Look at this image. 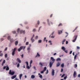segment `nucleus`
<instances>
[{
	"label": "nucleus",
	"instance_id": "1",
	"mask_svg": "<svg viewBox=\"0 0 80 80\" xmlns=\"http://www.w3.org/2000/svg\"><path fill=\"white\" fill-rule=\"evenodd\" d=\"M55 59L52 57H51V62H50V68L52 67V66L53 65L54 62H55Z\"/></svg>",
	"mask_w": 80,
	"mask_h": 80
},
{
	"label": "nucleus",
	"instance_id": "2",
	"mask_svg": "<svg viewBox=\"0 0 80 80\" xmlns=\"http://www.w3.org/2000/svg\"><path fill=\"white\" fill-rule=\"evenodd\" d=\"M20 29L19 28L17 30V31L18 33H19V32H20V33H22V32H23V34H25V30H24L23 31V30H20Z\"/></svg>",
	"mask_w": 80,
	"mask_h": 80
},
{
	"label": "nucleus",
	"instance_id": "3",
	"mask_svg": "<svg viewBox=\"0 0 80 80\" xmlns=\"http://www.w3.org/2000/svg\"><path fill=\"white\" fill-rule=\"evenodd\" d=\"M17 50V48H15L12 50V56H14L15 55V51H16Z\"/></svg>",
	"mask_w": 80,
	"mask_h": 80
},
{
	"label": "nucleus",
	"instance_id": "4",
	"mask_svg": "<svg viewBox=\"0 0 80 80\" xmlns=\"http://www.w3.org/2000/svg\"><path fill=\"white\" fill-rule=\"evenodd\" d=\"M9 75H13L15 74V72L14 71H12V70H9Z\"/></svg>",
	"mask_w": 80,
	"mask_h": 80
},
{
	"label": "nucleus",
	"instance_id": "5",
	"mask_svg": "<svg viewBox=\"0 0 80 80\" xmlns=\"http://www.w3.org/2000/svg\"><path fill=\"white\" fill-rule=\"evenodd\" d=\"M77 37H78V36L76 35L74 36V37H73V38H74V40H72V42H75L77 40Z\"/></svg>",
	"mask_w": 80,
	"mask_h": 80
},
{
	"label": "nucleus",
	"instance_id": "6",
	"mask_svg": "<svg viewBox=\"0 0 80 80\" xmlns=\"http://www.w3.org/2000/svg\"><path fill=\"white\" fill-rule=\"evenodd\" d=\"M51 75L52 76H54L55 75V70L54 69H52L51 72Z\"/></svg>",
	"mask_w": 80,
	"mask_h": 80
},
{
	"label": "nucleus",
	"instance_id": "7",
	"mask_svg": "<svg viewBox=\"0 0 80 80\" xmlns=\"http://www.w3.org/2000/svg\"><path fill=\"white\" fill-rule=\"evenodd\" d=\"M73 77L74 78H76L77 77V73L76 71H74L73 74Z\"/></svg>",
	"mask_w": 80,
	"mask_h": 80
},
{
	"label": "nucleus",
	"instance_id": "8",
	"mask_svg": "<svg viewBox=\"0 0 80 80\" xmlns=\"http://www.w3.org/2000/svg\"><path fill=\"white\" fill-rule=\"evenodd\" d=\"M23 46H21L18 49V52H20V51H21V50H22V49H23Z\"/></svg>",
	"mask_w": 80,
	"mask_h": 80
},
{
	"label": "nucleus",
	"instance_id": "9",
	"mask_svg": "<svg viewBox=\"0 0 80 80\" xmlns=\"http://www.w3.org/2000/svg\"><path fill=\"white\" fill-rule=\"evenodd\" d=\"M26 63L27 64V68L28 69H29L30 68V66H28V62H26Z\"/></svg>",
	"mask_w": 80,
	"mask_h": 80
},
{
	"label": "nucleus",
	"instance_id": "10",
	"mask_svg": "<svg viewBox=\"0 0 80 80\" xmlns=\"http://www.w3.org/2000/svg\"><path fill=\"white\" fill-rule=\"evenodd\" d=\"M17 60L19 63H21L22 61H21V60L19 58H17Z\"/></svg>",
	"mask_w": 80,
	"mask_h": 80
},
{
	"label": "nucleus",
	"instance_id": "11",
	"mask_svg": "<svg viewBox=\"0 0 80 80\" xmlns=\"http://www.w3.org/2000/svg\"><path fill=\"white\" fill-rule=\"evenodd\" d=\"M40 55L38 54V52L37 53V55L35 56V58H37V57H39Z\"/></svg>",
	"mask_w": 80,
	"mask_h": 80
},
{
	"label": "nucleus",
	"instance_id": "12",
	"mask_svg": "<svg viewBox=\"0 0 80 80\" xmlns=\"http://www.w3.org/2000/svg\"><path fill=\"white\" fill-rule=\"evenodd\" d=\"M61 49L63 51H65V50H66V49L65 48V47H64V46L62 47L61 48Z\"/></svg>",
	"mask_w": 80,
	"mask_h": 80
},
{
	"label": "nucleus",
	"instance_id": "13",
	"mask_svg": "<svg viewBox=\"0 0 80 80\" xmlns=\"http://www.w3.org/2000/svg\"><path fill=\"white\" fill-rule=\"evenodd\" d=\"M16 77H17V75H15L14 76H12V77L11 78H12V79H14V78H16Z\"/></svg>",
	"mask_w": 80,
	"mask_h": 80
},
{
	"label": "nucleus",
	"instance_id": "14",
	"mask_svg": "<svg viewBox=\"0 0 80 80\" xmlns=\"http://www.w3.org/2000/svg\"><path fill=\"white\" fill-rule=\"evenodd\" d=\"M61 33H62V31L58 30V34L60 35V34H61Z\"/></svg>",
	"mask_w": 80,
	"mask_h": 80
},
{
	"label": "nucleus",
	"instance_id": "15",
	"mask_svg": "<svg viewBox=\"0 0 80 80\" xmlns=\"http://www.w3.org/2000/svg\"><path fill=\"white\" fill-rule=\"evenodd\" d=\"M22 76H23V74H21L19 75V78H20V79L21 80L22 79L21 78Z\"/></svg>",
	"mask_w": 80,
	"mask_h": 80
},
{
	"label": "nucleus",
	"instance_id": "16",
	"mask_svg": "<svg viewBox=\"0 0 80 80\" xmlns=\"http://www.w3.org/2000/svg\"><path fill=\"white\" fill-rule=\"evenodd\" d=\"M18 41H15V44L16 46L17 45H18Z\"/></svg>",
	"mask_w": 80,
	"mask_h": 80
},
{
	"label": "nucleus",
	"instance_id": "17",
	"mask_svg": "<svg viewBox=\"0 0 80 80\" xmlns=\"http://www.w3.org/2000/svg\"><path fill=\"white\" fill-rule=\"evenodd\" d=\"M42 41L41 40H40L38 41V43H42Z\"/></svg>",
	"mask_w": 80,
	"mask_h": 80
},
{
	"label": "nucleus",
	"instance_id": "18",
	"mask_svg": "<svg viewBox=\"0 0 80 80\" xmlns=\"http://www.w3.org/2000/svg\"><path fill=\"white\" fill-rule=\"evenodd\" d=\"M60 63L59 62H58L57 64V67H59L60 66Z\"/></svg>",
	"mask_w": 80,
	"mask_h": 80
},
{
	"label": "nucleus",
	"instance_id": "19",
	"mask_svg": "<svg viewBox=\"0 0 80 80\" xmlns=\"http://www.w3.org/2000/svg\"><path fill=\"white\" fill-rule=\"evenodd\" d=\"M61 67H62V68H63V67H64V63H62V64H61Z\"/></svg>",
	"mask_w": 80,
	"mask_h": 80
},
{
	"label": "nucleus",
	"instance_id": "20",
	"mask_svg": "<svg viewBox=\"0 0 80 80\" xmlns=\"http://www.w3.org/2000/svg\"><path fill=\"white\" fill-rule=\"evenodd\" d=\"M35 76L33 75H31V78H35Z\"/></svg>",
	"mask_w": 80,
	"mask_h": 80
},
{
	"label": "nucleus",
	"instance_id": "21",
	"mask_svg": "<svg viewBox=\"0 0 80 80\" xmlns=\"http://www.w3.org/2000/svg\"><path fill=\"white\" fill-rule=\"evenodd\" d=\"M61 59L60 58H58L57 59V61H61Z\"/></svg>",
	"mask_w": 80,
	"mask_h": 80
},
{
	"label": "nucleus",
	"instance_id": "22",
	"mask_svg": "<svg viewBox=\"0 0 80 80\" xmlns=\"http://www.w3.org/2000/svg\"><path fill=\"white\" fill-rule=\"evenodd\" d=\"M44 70H43V71H44V72H45V71H46V70H47V67H45L44 68Z\"/></svg>",
	"mask_w": 80,
	"mask_h": 80
},
{
	"label": "nucleus",
	"instance_id": "23",
	"mask_svg": "<svg viewBox=\"0 0 80 80\" xmlns=\"http://www.w3.org/2000/svg\"><path fill=\"white\" fill-rule=\"evenodd\" d=\"M6 70L7 71L9 70V68L8 67V66L6 68Z\"/></svg>",
	"mask_w": 80,
	"mask_h": 80
},
{
	"label": "nucleus",
	"instance_id": "24",
	"mask_svg": "<svg viewBox=\"0 0 80 80\" xmlns=\"http://www.w3.org/2000/svg\"><path fill=\"white\" fill-rule=\"evenodd\" d=\"M11 38L10 37V36H9L8 37V40H10Z\"/></svg>",
	"mask_w": 80,
	"mask_h": 80
},
{
	"label": "nucleus",
	"instance_id": "25",
	"mask_svg": "<svg viewBox=\"0 0 80 80\" xmlns=\"http://www.w3.org/2000/svg\"><path fill=\"white\" fill-rule=\"evenodd\" d=\"M55 38V35H52V36L51 37V38Z\"/></svg>",
	"mask_w": 80,
	"mask_h": 80
},
{
	"label": "nucleus",
	"instance_id": "26",
	"mask_svg": "<svg viewBox=\"0 0 80 80\" xmlns=\"http://www.w3.org/2000/svg\"><path fill=\"white\" fill-rule=\"evenodd\" d=\"M77 57V54L76 53V55H75L74 56V60H75L76 59V57Z\"/></svg>",
	"mask_w": 80,
	"mask_h": 80
},
{
	"label": "nucleus",
	"instance_id": "27",
	"mask_svg": "<svg viewBox=\"0 0 80 80\" xmlns=\"http://www.w3.org/2000/svg\"><path fill=\"white\" fill-rule=\"evenodd\" d=\"M12 32L13 34H15V33H16V31H12Z\"/></svg>",
	"mask_w": 80,
	"mask_h": 80
},
{
	"label": "nucleus",
	"instance_id": "28",
	"mask_svg": "<svg viewBox=\"0 0 80 80\" xmlns=\"http://www.w3.org/2000/svg\"><path fill=\"white\" fill-rule=\"evenodd\" d=\"M3 53H0V57H3Z\"/></svg>",
	"mask_w": 80,
	"mask_h": 80
},
{
	"label": "nucleus",
	"instance_id": "29",
	"mask_svg": "<svg viewBox=\"0 0 80 80\" xmlns=\"http://www.w3.org/2000/svg\"><path fill=\"white\" fill-rule=\"evenodd\" d=\"M10 42H13V39H12L10 40Z\"/></svg>",
	"mask_w": 80,
	"mask_h": 80
},
{
	"label": "nucleus",
	"instance_id": "30",
	"mask_svg": "<svg viewBox=\"0 0 80 80\" xmlns=\"http://www.w3.org/2000/svg\"><path fill=\"white\" fill-rule=\"evenodd\" d=\"M39 65H41V66L42 67L43 66V65H42V62H40L39 63Z\"/></svg>",
	"mask_w": 80,
	"mask_h": 80
},
{
	"label": "nucleus",
	"instance_id": "31",
	"mask_svg": "<svg viewBox=\"0 0 80 80\" xmlns=\"http://www.w3.org/2000/svg\"><path fill=\"white\" fill-rule=\"evenodd\" d=\"M7 54H6L5 55V58H7Z\"/></svg>",
	"mask_w": 80,
	"mask_h": 80
},
{
	"label": "nucleus",
	"instance_id": "32",
	"mask_svg": "<svg viewBox=\"0 0 80 80\" xmlns=\"http://www.w3.org/2000/svg\"><path fill=\"white\" fill-rule=\"evenodd\" d=\"M27 50H30V47H28V48Z\"/></svg>",
	"mask_w": 80,
	"mask_h": 80
},
{
	"label": "nucleus",
	"instance_id": "33",
	"mask_svg": "<svg viewBox=\"0 0 80 80\" xmlns=\"http://www.w3.org/2000/svg\"><path fill=\"white\" fill-rule=\"evenodd\" d=\"M39 77L40 78H42V75H40L39 76Z\"/></svg>",
	"mask_w": 80,
	"mask_h": 80
},
{
	"label": "nucleus",
	"instance_id": "34",
	"mask_svg": "<svg viewBox=\"0 0 80 80\" xmlns=\"http://www.w3.org/2000/svg\"><path fill=\"white\" fill-rule=\"evenodd\" d=\"M20 67V63H18L17 65V67L18 68V67Z\"/></svg>",
	"mask_w": 80,
	"mask_h": 80
},
{
	"label": "nucleus",
	"instance_id": "35",
	"mask_svg": "<svg viewBox=\"0 0 80 80\" xmlns=\"http://www.w3.org/2000/svg\"><path fill=\"white\" fill-rule=\"evenodd\" d=\"M54 33H55V32H53L51 33V35H53L54 34Z\"/></svg>",
	"mask_w": 80,
	"mask_h": 80
},
{
	"label": "nucleus",
	"instance_id": "36",
	"mask_svg": "<svg viewBox=\"0 0 80 80\" xmlns=\"http://www.w3.org/2000/svg\"><path fill=\"white\" fill-rule=\"evenodd\" d=\"M29 42H26V45H28V44Z\"/></svg>",
	"mask_w": 80,
	"mask_h": 80
},
{
	"label": "nucleus",
	"instance_id": "37",
	"mask_svg": "<svg viewBox=\"0 0 80 80\" xmlns=\"http://www.w3.org/2000/svg\"><path fill=\"white\" fill-rule=\"evenodd\" d=\"M44 72V71L43 70V71H41L40 72L41 73H43Z\"/></svg>",
	"mask_w": 80,
	"mask_h": 80
},
{
	"label": "nucleus",
	"instance_id": "38",
	"mask_svg": "<svg viewBox=\"0 0 80 80\" xmlns=\"http://www.w3.org/2000/svg\"><path fill=\"white\" fill-rule=\"evenodd\" d=\"M47 22H48V24L49 25H50V23H49V22H49V19L47 20Z\"/></svg>",
	"mask_w": 80,
	"mask_h": 80
},
{
	"label": "nucleus",
	"instance_id": "39",
	"mask_svg": "<svg viewBox=\"0 0 80 80\" xmlns=\"http://www.w3.org/2000/svg\"><path fill=\"white\" fill-rule=\"evenodd\" d=\"M65 74H64L63 75H62L61 76L62 78H63V77L65 76Z\"/></svg>",
	"mask_w": 80,
	"mask_h": 80
},
{
	"label": "nucleus",
	"instance_id": "40",
	"mask_svg": "<svg viewBox=\"0 0 80 80\" xmlns=\"http://www.w3.org/2000/svg\"><path fill=\"white\" fill-rule=\"evenodd\" d=\"M27 40V38L25 37V41H24V42H25V41Z\"/></svg>",
	"mask_w": 80,
	"mask_h": 80
},
{
	"label": "nucleus",
	"instance_id": "41",
	"mask_svg": "<svg viewBox=\"0 0 80 80\" xmlns=\"http://www.w3.org/2000/svg\"><path fill=\"white\" fill-rule=\"evenodd\" d=\"M65 52V53H68V51L67 50H65V51H64Z\"/></svg>",
	"mask_w": 80,
	"mask_h": 80
},
{
	"label": "nucleus",
	"instance_id": "42",
	"mask_svg": "<svg viewBox=\"0 0 80 80\" xmlns=\"http://www.w3.org/2000/svg\"><path fill=\"white\" fill-rule=\"evenodd\" d=\"M33 32H35L36 29H33L32 30Z\"/></svg>",
	"mask_w": 80,
	"mask_h": 80
},
{
	"label": "nucleus",
	"instance_id": "43",
	"mask_svg": "<svg viewBox=\"0 0 80 80\" xmlns=\"http://www.w3.org/2000/svg\"><path fill=\"white\" fill-rule=\"evenodd\" d=\"M46 37H45L44 38L43 42H45V40H46Z\"/></svg>",
	"mask_w": 80,
	"mask_h": 80
},
{
	"label": "nucleus",
	"instance_id": "44",
	"mask_svg": "<svg viewBox=\"0 0 80 80\" xmlns=\"http://www.w3.org/2000/svg\"><path fill=\"white\" fill-rule=\"evenodd\" d=\"M66 41V39H64L63 41H62V42H65Z\"/></svg>",
	"mask_w": 80,
	"mask_h": 80
},
{
	"label": "nucleus",
	"instance_id": "45",
	"mask_svg": "<svg viewBox=\"0 0 80 80\" xmlns=\"http://www.w3.org/2000/svg\"><path fill=\"white\" fill-rule=\"evenodd\" d=\"M32 60H31L30 61V65H31V64H32Z\"/></svg>",
	"mask_w": 80,
	"mask_h": 80
},
{
	"label": "nucleus",
	"instance_id": "46",
	"mask_svg": "<svg viewBox=\"0 0 80 80\" xmlns=\"http://www.w3.org/2000/svg\"><path fill=\"white\" fill-rule=\"evenodd\" d=\"M3 38H2L1 39V42H2V41H3Z\"/></svg>",
	"mask_w": 80,
	"mask_h": 80
},
{
	"label": "nucleus",
	"instance_id": "47",
	"mask_svg": "<svg viewBox=\"0 0 80 80\" xmlns=\"http://www.w3.org/2000/svg\"><path fill=\"white\" fill-rule=\"evenodd\" d=\"M40 24V21H38V24L39 25Z\"/></svg>",
	"mask_w": 80,
	"mask_h": 80
},
{
	"label": "nucleus",
	"instance_id": "48",
	"mask_svg": "<svg viewBox=\"0 0 80 80\" xmlns=\"http://www.w3.org/2000/svg\"><path fill=\"white\" fill-rule=\"evenodd\" d=\"M62 23H60L58 26H62Z\"/></svg>",
	"mask_w": 80,
	"mask_h": 80
},
{
	"label": "nucleus",
	"instance_id": "49",
	"mask_svg": "<svg viewBox=\"0 0 80 80\" xmlns=\"http://www.w3.org/2000/svg\"><path fill=\"white\" fill-rule=\"evenodd\" d=\"M3 63H5V60H4L2 62Z\"/></svg>",
	"mask_w": 80,
	"mask_h": 80
},
{
	"label": "nucleus",
	"instance_id": "50",
	"mask_svg": "<svg viewBox=\"0 0 80 80\" xmlns=\"http://www.w3.org/2000/svg\"><path fill=\"white\" fill-rule=\"evenodd\" d=\"M78 78H80V74H78Z\"/></svg>",
	"mask_w": 80,
	"mask_h": 80
},
{
	"label": "nucleus",
	"instance_id": "51",
	"mask_svg": "<svg viewBox=\"0 0 80 80\" xmlns=\"http://www.w3.org/2000/svg\"><path fill=\"white\" fill-rule=\"evenodd\" d=\"M38 36H37L35 38V39H38Z\"/></svg>",
	"mask_w": 80,
	"mask_h": 80
},
{
	"label": "nucleus",
	"instance_id": "52",
	"mask_svg": "<svg viewBox=\"0 0 80 80\" xmlns=\"http://www.w3.org/2000/svg\"><path fill=\"white\" fill-rule=\"evenodd\" d=\"M35 42V40L32 39V43H33V42Z\"/></svg>",
	"mask_w": 80,
	"mask_h": 80
},
{
	"label": "nucleus",
	"instance_id": "53",
	"mask_svg": "<svg viewBox=\"0 0 80 80\" xmlns=\"http://www.w3.org/2000/svg\"><path fill=\"white\" fill-rule=\"evenodd\" d=\"M7 48H8L7 47L4 50L5 51H6V50H7Z\"/></svg>",
	"mask_w": 80,
	"mask_h": 80
},
{
	"label": "nucleus",
	"instance_id": "54",
	"mask_svg": "<svg viewBox=\"0 0 80 80\" xmlns=\"http://www.w3.org/2000/svg\"><path fill=\"white\" fill-rule=\"evenodd\" d=\"M77 48L78 49H80V47H78V46H77Z\"/></svg>",
	"mask_w": 80,
	"mask_h": 80
},
{
	"label": "nucleus",
	"instance_id": "55",
	"mask_svg": "<svg viewBox=\"0 0 80 80\" xmlns=\"http://www.w3.org/2000/svg\"><path fill=\"white\" fill-rule=\"evenodd\" d=\"M23 50H25V46H23Z\"/></svg>",
	"mask_w": 80,
	"mask_h": 80
},
{
	"label": "nucleus",
	"instance_id": "56",
	"mask_svg": "<svg viewBox=\"0 0 80 80\" xmlns=\"http://www.w3.org/2000/svg\"><path fill=\"white\" fill-rule=\"evenodd\" d=\"M72 51H71L69 53V54H72Z\"/></svg>",
	"mask_w": 80,
	"mask_h": 80
},
{
	"label": "nucleus",
	"instance_id": "57",
	"mask_svg": "<svg viewBox=\"0 0 80 80\" xmlns=\"http://www.w3.org/2000/svg\"><path fill=\"white\" fill-rule=\"evenodd\" d=\"M6 66H5V67H3V69H4V70H5V69L6 68Z\"/></svg>",
	"mask_w": 80,
	"mask_h": 80
},
{
	"label": "nucleus",
	"instance_id": "58",
	"mask_svg": "<svg viewBox=\"0 0 80 80\" xmlns=\"http://www.w3.org/2000/svg\"><path fill=\"white\" fill-rule=\"evenodd\" d=\"M75 68H77V64H75Z\"/></svg>",
	"mask_w": 80,
	"mask_h": 80
},
{
	"label": "nucleus",
	"instance_id": "59",
	"mask_svg": "<svg viewBox=\"0 0 80 80\" xmlns=\"http://www.w3.org/2000/svg\"><path fill=\"white\" fill-rule=\"evenodd\" d=\"M47 72H46V73H47H47H48V70H47Z\"/></svg>",
	"mask_w": 80,
	"mask_h": 80
},
{
	"label": "nucleus",
	"instance_id": "60",
	"mask_svg": "<svg viewBox=\"0 0 80 80\" xmlns=\"http://www.w3.org/2000/svg\"><path fill=\"white\" fill-rule=\"evenodd\" d=\"M65 33H66V34H67V35H68V32H66Z\"/></svg>",
	"mask_w": 80,
	"mask_h": 80
},
{
	"label": "nucleus",
	"instance_id": "61",
	"mask_svg": "<svg viewBox=\"0 0 80 80\" xmlns=\"http://www.w3.org/2000/svg\"><path fill=\"white\" fill-rule=\"evenodd\" d=\"M42 28V26L40 27L39 28V30H40V28Z\"/></svg>",
	"mask_w": 80,
	"mask_h": 80
},
{
	"label": "nucleus",
	"instance_id": "62",
	"mask_svg": "<svg viewBox=\"0 0 80 80\" xmlns=\"http://www.w3.org/2000/svg\"><path fill=\"white\" fill-rule=\"evenodd\" d=\"M22 56V58H23V54H22V55H21Z\"/></svg>",
	"mask_w": 80,
	"mask_h": 80
},
{
	"label": "nucleus",
	"instance_id": "63",
	"mask_svg": "<svg viewBox=\"0 0 80 80\" xmlns=\"http://www.w3.org/2000/svg\"><path fill=\"white\" fill-rule=\"evenodd\" d=\"M68 41H66V44H68Z\"/></svg>",
	"mask_w": 80,
	"mask_h": 80
},
{
	"label": "nucleus",
	"instance_id": "64",
	"mask_svg": "<svg viewBox=\"0 0 80 80\" xmlns=\"http://www.w3.org/2000/svg\"><path fill=\"white\" fill-rule=\"evenodd\" d=\"M15 80H19L18 79H17V78H15Z\"/></svg>",
	"mask_w": 80,
	"mask_h": 80
}]
</instances>
